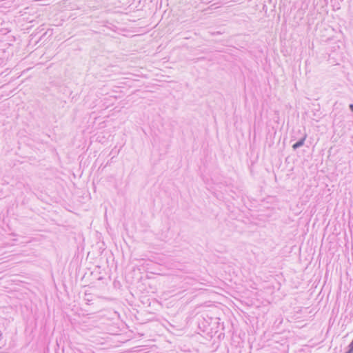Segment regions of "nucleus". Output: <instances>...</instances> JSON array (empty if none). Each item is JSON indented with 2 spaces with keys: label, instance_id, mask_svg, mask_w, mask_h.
Masks as SVG:
<instances>
[{
  "label": "nucleus",
  "instance_id": "nucleus-1",
  "mask_svg": "<svg viewBox=\"0 0 353 353\" xmlns=\"http://www.w3.org/2000/svg\"><path fill=\"white\" fill-rule=\"evenodd\" d=\"M305 137H303L301 141H298L297 143H294V144L293 145V146H292V147H293V148H294V149H296V148H299V147H300V146L303 145V143H304V141H305Z\"/></svg>",
  "mask_w": 353,
  "mask_h": 353
},
{
  "label": "nucleus",
  "instance_id": "nucleus-2",
  "mask_svg": "<svg viewBox=\"0 0 353 353\" xmlns=\"http://www.w3.org/2000/svg\"><path fill=\"white\" fill-rule=\"evenodd\" d=\"M351 345L352 349H353V341H352V343H351V345Z\"/></svg>",
  "mask_w": 353,
  "mask_h": 353
},
{
  "label": "nucleus",
  "instance_id": "nucleus-3",
  "mask_svg": "<svg viewBox=\"0 0 353 353\" xmlns=\"http://www.w3.org/2000/svg\"><path fill=\"white\" fill-rule=\"evenodd\" d=\"M350 107L351 110L353 111V105H350Z\"/></svg>",
  "mask_w": 353,
  "mask_h": 353
}]
</instances>
